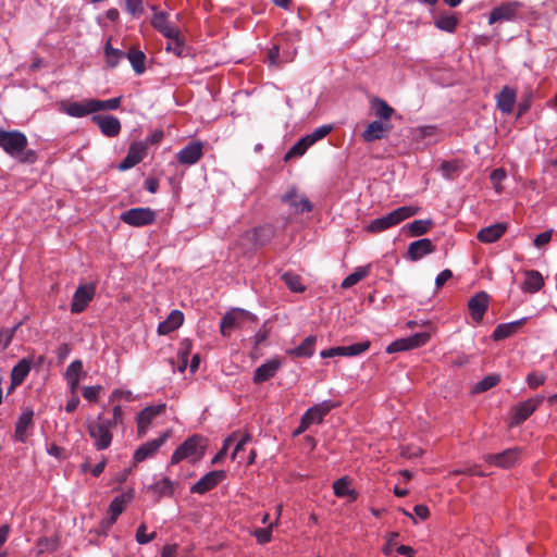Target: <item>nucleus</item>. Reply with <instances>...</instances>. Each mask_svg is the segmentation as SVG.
<instances>
[{
	"mask_svg": "<svg viewBox=\"0 0 557 557\" xmlns=\"http://www.w3.org/2000/svg\"><path fill=\"white\" fill-rule=\"evenodd\" d=\"M27 146L28 139L21 131L0 128V148L20 163L34 164L38 159L37 152L33 149H27Z\"/></svg>",
	"mask_w": 557,
	"mask_h": 557,
	"instance_id": "1",
	"label": "nucleus"
},
{
	"mask_svg": "<svg viewBox=\"0 0 557 557\" xmlns=\"http://www.w3.org/2000/svg\"><path fill=\"white\" fill-rule=\"evenodd\" d=\"M106 107H61L62 112L73 117H82L91 114V121L96 124L100 132L107 137H116L121 132L120 120L109 113H97L99 109ZM116 109L117 107H108Z\"/></svg>",
	"mask_w": 557,
	"mask_h": 557,
	"instance_id": "2",
	"label": "nucleus"
},
{
	"mask_svg": "<svg viewBox=\"0 0 557 557\" xmlns=\"http://www.w3.org/2000/svg\"><path fill=\"white\" fill-rule=\"evenodd\" d=\"M372 115L375 120L369 122L361 133V138L364 143L387 138L394 128L391 120L394 116H398L393 107H376Z\"/></svg>",
	"mask_w": 557,
	"mask_h": 557,
	"instance_id": "3",
	"label": "nucleus"
},
{
	"mask_svg": "<svg viewBox=\"0 0 557 557\" xmlns=\"http://www.w3.org/2000/svg\"><path fill=\"white\" fill-rule=\"evenodd\" d=\"M419 207L416 206H404L395 209L388 214L371 221L366 231L371 234H377L384 232L391 227L400 224L403 221L416 215L419 212Z\"/></svg>",
	"mask_w": 557,
	"mask_h": 557,
	"instance_id": "4",
	"label": "nucleus"
},
{
	"mask_svg": "<svg viewBox=\"0 0 557 557\" xmlns=\"http://www.w3.org/2000/svg\"><path fill=\"white\" fill-rule=\"evenodd\" d=\"M110 419L99 414L96 420L89 421L87 424V431L90 437L95 441V447L98 450L107 449L111 443L113 435L111 433Z\"/></svg>",
	"mask_w": 557,
	"mask_h": 557,
	"instance_id": "5",
	"label": "nucleus"
},
{
	"mask_svg": "<svg viewBox=\"0 0 557 557\" xmlns=\"http://www.w3.org/2000/svg\"><path fill=\"white\" fill-rule=\"evenodd\" d=\"M207 440L201 435H193L176 448V463L188 459L195 463L199 461L206 451Z\"/></svg>",
	"mask_w": 557,
	"mask_h": 557,
	"instance_id": "6",
	"label": "nucleus"
},
{
	"mask_svg": "<svg viewBox=\"0 0 557 557\" xmlns=\"http://www.w3.org/2000/svg\"><path fill=\"white\" fill-rule=\"evenodd\" d=\"M543 400L544 396H536L512 407L510 410L511 416L509 426H518L528 420L541 406Z\"/></svg>",
	"mask_w": 557,
	"mask_h": 557,
	"instance_id": "7",
	"label": "nucleus"
},
{
	"mask_svg": "<svg viewBox=\"0 0 557 557\" xmlns=\"http://www.w3.org/2000/svg\"><path fill=\"white\" fill-rule=\"evenodd\" d=\"M482 459L491 466L502 469L515 467L521 459V449L518 447L508 448L499 454H485Z\"/></svg>",
	"mask_w": 557,
	"mask_h": 557,
	"instance_id": "8",
	"label": "nucleus"
},
{
	"mask_svg": "<svg viewBox=\"0 0 557 557\" xmlns=\"http://www.w3.org/2000/svg\"><path fill=\"white\" fill-rule=\"evenodd\" d=\"M120 219L131 226L141 227L152 224L156 213L150 208H132L122 212Z\"/></svg>",
	"mask_w": 557,
	"mask_h": 557,
	"instance_id": "9",
	"label": "nucleus"
},
{
	"mask_svg": "<svg viewBox=\"0 0 557 557\" xmlns=\"http://www.w3.org/2000/svg\"><path fill=\"white\" fill-rule=\"evenodd\" d=\"M431 338V334L428 332L416 333L412 336L406 338H399L391 343L387 348V354H394L399 351H406L424 346Z\"/></svg>",
	"mask_w": 557,
	"mask_h": 557,
	"instance_id": "10",
	"label": "nucleus"
},
{
	"mask_svg": "<svg viewBox=\"0 0 557 557\" xmlns=\"http://www.w3.org/2000/svg\"><path fill=\"white\" fill-rule=\"evenodd\" d=\"M225 478L226 472L224 470L210 471L190 487V493L200 495L206 494L216 487L225 480Z\"/></svg>",
	"mask_w": 557,
	"mask_h": 557,
	"instance_id": "11",
	"label": "nucleus"
},
{
	"mask_svg": "<svg viewBox=\"0 0 557 557\" xmlns=\"http://www.w3.org/2000/svg\"><path fill=\"white\" fill-rule=\"evenodd\" d=\"M95 293L96 286L94 284L79 285L73 295L71 312H83L87 308L88 304L92 300Z\"/></svg>",
	"mask_w": 557,
	"mask_h": 557,
	"instance_id": "12",
	"label": "nucleus"
},
{
	"mask_svg": "<svg viewBox=\"0 0 557 557\" xmlns=\"http://www.w3.org/2000/svg\"><path fill=\"white\" fill-rule=\"evenodd\" d=\"M282 366L283 359L280 357L268 360L255 370L252 382L259 385L273 379Z\"/></svg>",
	"mask_w": 557,
	"mask_h": 557,
	"instance_id": "13",
	"label": "nucleus"
},
{
	"mask_svg": "<svg viewBox=\"0 0 557 557\" xmlns=\"http://www.w3.org/2000/svg\"><path fill=\"white\" fill-rule=\"evenodd\" d=\"M490 305V296L485 292L476 293L468 301V310L471 319L476 323H481Z\"/></svg>",
	"mask_w": 557,
	"mask_h": 557,
	"instance_id": "14",
	"label": "nucleus"
},
{
	"mask_svg": "<svg viewBox=\"0 0 557 557\" xmlns=\"http://www.w3.org/2000/svg\"><path fill=\"white\" fill-rule=\"evenodd\" d=\"M168 437L169 432L164 433L158 438L148 441L147 443L139 446L133 455L134 463L143 462L147 458L153 456L158 451V449L165 443Z\"/></svg>",
	"mask_w": 557,
	"mask_h": 557,
	"instance_id": "15",
	"label": "nucleus"
},
{
	"mask_svg": "<svg viewBox=\"0 0 557 557\" xmlns=\"http://www.w3.org/2000/svg\"><path fill=\"white\" fill-rule=\"evenodd\" d=\"M164 410H165L164 404L150 406V407H147L144 410H141L137 417V433H138V435L144 436L147 433L148 428H149L150 423L152 422V420L157 416L163 413Z\"/></svg>",
	"mask_w": 557,
	"mask_h": 557,
	"instance_id": "16",
	"label": "nucleus"
},
{
	"mask_svg": "<svg viewBox=\"0 0 557 557\" xmlns=\"http://www.w3.org/2000/svg\"><path fill=\"white\" fill-rule=\"evenodd\" d=\"M203 156V144L195 140L190 141L177 153V160L180 163L185 165H191L197 163Z\"/></svg>",
	"mask_w": 557,
	"mask_h": 557,
	"instance_id": "17",
	"label": "nucleus"
},
{
	"mask_svg": "<svg viewBox=\"0 0 557 557\" xmlns=\"http://www.w3.org/2000/svg\"><path fill=\"white\" fill-rule=\"evenodd\" d=\"M436 249L433 242L429 238H422L412 242L407 249V258L411 261H418L424 256L434 252Z\"/></svg>",
	"mask_w": 557,
	"mask_h": 557,
	"instance_id": "18",
	"label": "nucleus"
},
{
	"mask_svg": "<svg viewBox=\"0 0 557 557\" xmlns=\"http://www.w3.org/2000/svg\"><path fill=\"white\" fill-rule=\"evenodd\" d=\"M247 312L244 310H232L227 312L221 320L220 331L223 336H230L232 331L240 325L245 320Z\"/></svg>",
	"mask_w": 557,
	"mask_h": 557,
	"instance_id": "19",
	"label": "nucleus"
},
{
	"mask_svg": "<svg viewBox=\"0 0 557 557\" xmlns=\"http://www.w3.org/2000/svg\"><path fill=\"white\" fill-rule=\"evenodd\" d=\"M34 411L30 408L25 409L20 416L14 431V437L20 443H25L28 438L27 431L33 426Z\"/></svg>",
	"mask_w": 557,
	"mask_h": 557,
	"instance_id": "20",
	"label": "nucleus"
},
{
	"mask_svg": "<svg viewBox=\"0 0 557 557\" xmlns=\"http://www.w3.org/2000/svg\"><path fill=\"white\" fill-rule=\"evenodd\" d=\"M337 405L332 400H324L309 408L304 416L310 421V424L322 423L325 416L330 413Z\"/></svg>",
	"mask_w": 557,
	"mask_h": 557,
	"instance_id": "21",
	"label": "nucleus"
},
{
	"mask_svg": "<svg viewBox=\"0 0 557 557\" xmlns=\"http://www.w3.org/2000/svg\"><path fill=\"white\" fill-rule=\"evenodd\" d=\"M506 223H496L487 227H483L476 234L479 242L483 244H492L500 239L507 231Z\"/></svg>",
	"mask_w": 557,
	"mask_h": 557,
	"instance_id": "22",
	"label": "nucleus"
},
{
	"mask_svg": "<svg viewBox=\"0 0 557 557\" xmlns=\"http://www.w3.org/2000/svg\"><path fill=\"white\" fill-rule=\"evenodd\" d=\"M519 7V2H509L493 9L488 18L490 24L512 20L516 16Z\"/></svg>",
	"mask_w": 557,
	"mask_h": 557,
	"instance_id": "23",
	"label": "nucleus"
},
{
	"mask_svg": "<svg viewBox=\"0 0 557 557\" xmlns=\"http://www.w3.org/2000/svg\"><path fill=\"white\" fill-rule=\"evenodd\" d=\"M146 156V148L141 144H133L131 145L126 157L119 164L117 169L120 171H126L132 169L136 164H138Z\"/></svg>",
	"mask_w": 557,
	"mask_h": 557,
	"instance_id": "24",
	"label": "nucleus"
},
{
	"mask_svg": "<svg viewBox=\"0 0 557 557\" xmlns=\"http://www.w3.org/2000/svg\"><path fill=\"white\" fill-rule=\"evenodd\" d=\"M525 322L527 318H523L513 322L498 324L495 327L492 337L494 341H503L508 338L515 335L524 325Z\"/></svg>",
	"mask_w": 557,
	"mask_h": 557,
	"instance_id": "25",
	"label": "nucleus"
},
{
	"mask_svg": "<svg viewBox=\"0 0 557 557\" xmlns=\"http://www.w3.org/2000/svg\"><path fill=\"white\" fill-rule=\"evenodd\" d=\"M170 11L156 10L151 20L152 26L162 33L166 38H172V27L170 23Z\"/></svg>",
	"mask_w": 557,
	"mask_h": 557,
	"instance_id": "26",
	"label": "nucleus"
},
{
	"mask_svg": "<svg viewBox=\"0 0 557 557\" xmlns=\"http://www.w3.org/2000/svg\"><path fill=\"white\" fill-rule=\"evenodd\" d=\"M544 286V278L539 271L527 270L524 272V282L521 289L524 293L534 294L537 293Z\"/></svg>",
	"mask_w": 557,
	"mask_h": 557,
	"instance_id": "27",
	"label": "nucleus"
},
{
	"mask_svg": "<svg viewBox=\"0 0 557 557\" xmlns=\"http://www.w3.org/2000/svg\"><path fill=\"white\" fill-rule=\"evenodd\" d=\"M132 499L131 493H125L116 496L109 506L110 519L108 525L111 527L115 523L119 516L124 511L126 504Z\"/></svg>",
	"mask_w": 557,
	"mask_h": 557,
	"instance_id": "28",
	"label": "nucleus"
},
{
	"mask_svg": "<svg viewBox=\"0 0 557 557\" xmlns=\"http://www.w3.org/2000/svg\"><path fill=\"white\" fill-rule=\"evenodd\" d=\"M333 490L337 497H348L351 502L358 498V493L351 488V480L347 476L336 480L333 483Z\"/></svg>",
	"mask_w": 557,
	"mask_h": 557,
	"instance_id": "29",
	"label": "nucleus"
},
{
	"mask_svg": "<svg viewBox=\"0 0 557 557\" xmlns=\"http://www.w3.org/2000/svg\"><path fill=\"white\" fill-rule=\"evenodd\" d=\"M315 342L317 337L314 335H310L306 337L299 346L287 350V354L294 358H309L314 352Z\"/></svg>",
	"mask_w": 557,
	"mask_h": 557,
	"instance_id": "30",
	"label": "nucleus"
},
{
	"mask_svg": "<svg viewBox=\"0 0 557 557\" xmlns=\"http://www.w3.org/2000/svg\"><path fill=\"white\" fill-rule=\"evenodd\" d=\"M32 369V363L26 358L20 360L11 371V380L13 385H21Z\"/></svg>",
	"mask_w": 557,
	"mask_h": 557,
	"instance_id": "31",
	"label": "nucleus"
},
{
	"mask_svg": "<svg viewBox=\"0 0 557 557\" xmlns=\"http://www.w3.org/2000/svg\"><path fill=\"white\" fill-rule=\"evenodd\" d=\"M433 225L434 223L432 220H414L407 224L405 228L408 230L410 236H422L426 234Z\"/></svg>",
	"mask_w": 557,
	"mask_h": 557,
	"instance_id": "32",
	"label": "nucleus"
},
{
	"mask_svg": "<svg viewBox=\"0 0 557 557\" xmlns=\"http://www.w3.org/2000/svg\"><path fill=\"white\" fill-rule=\"evenodd\" d=\"M127 59L129 60L132 66L134 67L137 74H143L145 72L146 55L144 54L143 51L137 49H131L127 53Z\"/></svg>",
	"mask_w": 557,
	"mask_h": 557,
	"instance_id": "33",
	"label": "nucleus"
},
{
	"mask_svg": "<svg viewBox=\"0 0 557 557\" xmlns=\"http://www.w3.org/2000/svg\"><path fill=\"white\" fill-rule=\"evenodd\" d=\"M369 274V267H359L349 274L347 277L344 278L342 282L343 288H350L355 286L357 283H359L361 280H363Z\"/></svg>",
	"mask_w": 557,
	"mask_h": 557,
	"instance_id": "34",
	"label": "nucleus"
},
{
	"mask_svg": "<svg viewBox=\"0 0 557 557\" xmlns=\"http://www.w3.org/2000/svg\"><path fill=\"white\" fill-rule=\"evenodd\" d=\"M112 39L109 38L106 47H104V55H106V62L109 66H115L121 59L124 58V53L119 50L114 49L111 45Z\"/></svg>",
	"mask_w": 557,
	"mask_h": 557,
	"instance_id": "35",
	"label": "nucleus"
},
{
	"mask_svg": "<svg viewBox=\"0 0 557 557\" xmlns=\"http://www.w3.org/2000/svg\"><path fill=\"white\" fill-rule=\"evenodd\" d=\"M308 140L309 138L307 136L299 139L285 154V161L289 160L290 158L300 157L305 154L308 148L312 146L311 141Z\"/></svg>",
	"mask_w": 557,
	"mask_h": 557,
	"instance_id": "36",
	"label": "nucleus"
},
{
	"mask_svg": "<svg viewBox=\"0 0 557 557\" xmlns=\"http://www.w3.org/2000/svg\"><path fill=\"white\" fill-rule=\"evenodd\" d=\"M500 382V376L498 374H491L485 376L483 380L478 382L473 387L474 393H483L486 392L494 386H496Z\"/></svg>",
	"mask_w": 557,
	"mask_h": 557,
	"instance_id": "37",
	"label": "nucleus"
},
{
	"mask_svg": "<svg viewBox=\"0 0 557 557\" xmlns=\"http://www.w3.org/2000/svg\"><path fill=\"white\" fill-rule=\"evenodd\" d=\"M191 350V343L189 339H184L180 344V360L176 364L178 371H185L187 367V357Z\"/></svg>",
	"mask_w": 557,
	"mask_h": 557,
	"instance_id": "38",
	"label": "nucleus"
},
{
	"mask_svg": "<svg viewBox=\"0 0 557 557\" xmlns=\"http://www.w3.org/2000/svg\"><path fill=\"white\" fill-rule=\"evenodd\" d=\"M284 283L286 284V286L292 290V292H295V293H301L305 290V287L301 283V277L298 275V274H294V273H285L283 276H282Z\"/></svg>",
	"mask_w": 557,
	"mask_h": 557,
	"instance_id": "39",
	"label": "nucleus"
},
{
	"mask_svg": "<svg viewBox=\"0 0 557 557\" xmlns=\"http://www.w3.org/2000/svg\"><path fill=\"white\" fill-rule=\"evenodd\" d=\"M507 177V173L505 169L498 168L492 171L490 175L491 183L493 185V188L497 194H502L504 190V187L502 185L503 181Z\"/></svg>",
	"mask_w": 557,
	"mask_h": 557,
	"instance_id": "40",
	"label": "nucleus"
},
{
	"mask_svg": "<svg viewBox=\"0 0 557 557\" xmlns=\"http://www.w3.org/2000/svg\"><path fill=\"white\" fill-rule=\"evenodd\" d=\"M441 171L446 178H454V176L461 171V164L456 160L444 161L441 164Z\"/></svg>",
	"mask_w": 557,
	"mask_h": 557,
	"instance_id": "41",
	"label": "nucleus"
},
{
	"mask_svg": "<svg viewBox=\"0 0 557 557\" xmlns=\"http://www.w3.org/2000/svg\"><path fill=\"white\" fill-rule=\"evenodd\" d=\"M239 435V432H233L231 435H228L224 443H223V446L222 448L220 449V451L213 457L212 459V463L215 465L218 462H220L227 454V450L230 448V446L236 442L237 437Z\"/></svg>",
	"mask_w": 557,
	"mask_h": 557,
	"instance_id": "42",
	"label": "nucleus"
},
{
	"mask_svg": "<svg viewBox=\"0 0 557 557\" xmlns=\"http://www.w3.org/2000/svg\"><path fill=\"white\" fill-rule=\"evenodd\" d=\"M153 491L160 496H171L173 494V483L169 478L156 482L152 486Z\"/></svg>",
	"mask_w": 557,
	"mask_h": 557,
	"instance_id": "43",
	"label": "nucleus"
},
{
	"mask_svg": "<svg viewBox=\"0 0 557 557\" xmlns=\"http://www.w3.org/2000/svg\"><path fill=\"white\" fill-rule=\"evenodd\" d=\"M435 24L442 30L453 32L457 25V20L454 15H444Z\"/></svg>",
	"mask_w": 557,
	"mask_h": 557,
	"instance_id": "44",
	"label": "nucleus"
},
{
	"mask_svg": "<svg viewBox=\"0 0 557 557\" xmlns=\"http://www.w3.org/2000/svg\"><path fill=\"white\" fill-rule=\"evenodd\" d=\"M273 527L274 524L270 523L267 528L257 529L253 532V535L259 544H267L271 541Z\"/></svg>",
	"mask_w": 557,
	"mask_h": 557,
	"instance_id": "45",
	"label": "nucleus"
},
{
	"mask_svg": "<svg viewBox=\"0 0 557 557\" xmlns=\"http://www.w3.org/2000/svg\"><path fill=\"white\" fill-rule=\"evenodd\" d=\"M82 374H83V362L81 360H74L67 367L66 372H65V377L79 380Z\"/></svg>",
	"mask_w": 557,
	"mask_h": 557,
	"instance_id": "46",
	"label": "nucleus"
},
{
	"mask_svg": "<svg viewBox=\"0 0 557 557\" xmlns=\"http://www.w3.org/2000/svg\"><path fill=\"white\" fill-rule=\"evenodd\" d=\"M18 324L12 329H2L0 330V348L2 350L7 349L17 330Z\"/></svg>",
	"mask_w": 557,
	"mask_h": 557,
	"instance_id": "47",
	"label": "nucleus"
},
{
	"mask_svg": "<svg viewBox=\"0 0 557 557\" xmlns=\"http://www.w3.org/2000/svg\"><path fill=\"white\" fill-rule=\"evenodd\" d=\"M332 131V125H322L318 127L312 134L307 135V137L309 138L308 141H311V144L313 145L315 141L327 136Z\"/></svg>",
	"mask_w": 557,
	"mask_h": 557,
	"instance_id": "48",
	"label": "nucleus"
},
{
	"mask_svg": "<svg viewBox=\"0 0 557 557\" xmlns=\"http://www.w3.org/2000/svg\"><path fill=\"white\" fill-rule=\"evenodd\" d=\"M172 331H174V310H172L165 321L161 322L158 326V333L160 335L169 334Z\"/></svg>",
	"mask_w": 557,
	"mask_h": 557,
	"instance_id": "49",
	"label": "nucleus"
},
{
	"mask_svg": "<svg viewBox=\"0 0 557 557\" xmlns=\"http://www.w3.org/2000/svg\"><path fill=\"white\" fill-rule=\"evenodd\" d=\"M370 348V342L366 341L362 343L352 344L350 346H346V356H357Z\"/></svg>",
	"mask_w": 557,
	"mask_h": 557,
	"instance_id": "50",
	"label": "nucleus"
},
{
	"mask_svg": "<svg viewBox=\"0 0 557 557\" xmlns=\"http://www.w3.org/2000/svg\"><path fill=\"white\" fill-rule=\"evenodd\" d=\"M546 381V376L544 374H539L536 372L529 373L527 376V383L530 388L535 389L539 386L543 385Z\"/></svg>",
	"mask_w": 557,
	"mask_h": 557,
	"instance_id": "51",
	"label": "nucleus"
},
{
	"mask_svg": "<svg viewBox=\"0 0 557 557\" xmlns=\"http://www.w3.org/2000/svg\"><path fill=\"white\" fill-rule=\"evenodd\" d=\"M147 527L146 524H140L136 531V541L139 543V544H147L149 543L150 541H152L154 539V535L156 533L152 532L151 534H147Z\"/></svg>",
	"mask_w": 557,
	"mask_h": 557,
	"instance_id": "52",
	"label": "nucleus"
},
{
	"mask_svg": "<svg viewBox=\"0 0 557 557\" xmlns=\"http://www.w3.org/2000/svg\"><path fill=\"white\" fill-rule=\"evenodd\" d=\"M516 100V92L513 89L505 87L499 97H498V104H511Z\"/></svg>",
	"mask_w": 557,
	"mask_h": 557,
	"instance_id": "53",
	"label": "nucleus"
},
{
	"mask_svg": "<svg viewBox=\"0 0 557 557\" xmlns=\"http://www.w3.org/2000/svg\"><path fill=\"white\" fill-rule=\"evenodd\" d=\"M236 441H237V443H236L235 449H234V451L232 454V459L233 460L237 457L238 453L244 449V446L248 442L251 441V435L249 433H247V432L244 433V434L239 433V435H238Z\"/></svg>",
	"mask_w": 557,
	"mask_h": 557,
	"instance_id": "54",
	"label": "nucleus"
},
{
	"mask_svg": "<svg viewBox=\"0 0 557 557\" xmlns=\"http://www.w3.org/2000/svg\"><path fill=\"white\" fill-rule=\"evenodd\" d=\"M552 237H553V230L543 232L534 238L533 244L535 247L542 248V247L546 246L547 244H549V242L552 240Z\"/></svg>",
	"mask_w": 557,
	"mask_h": 557,
	"instance_id": "55",
	"label": "nucleus"
},
{
	"mask_svg": "<svg viewBox=\"0 0 557 557\" xmlns=\"http://www.w3.org/2000/svg\"><path fill=\"white\" fill-rule=\"evenodd\" d=\"M100 389H101L100 385L86 386L83 389V396L88 401H97Z\"/></svg>",
	"mask_w": 557,
	"mask_h": 557,
	"instance_id": "56",
	"label": "nucleus"
},
{
	"mask_svg": "<svg viewBox=\"0 0 557 557\" xmlns=\"http://www.w3.org/2000/svg\"><path fill=\"white\" fill-rule=\"evenodd\" d=\"M502 113V116H507V115H510V114H516L517 117L521 116L522 114H524L527 112V110L529 109V107H518V111L515 112V108L516 107H497Z\"/></svg>",
	"mask_w": 557,
	"mask_h": 557,
	"instance_id": "57",
	"label": "nucleus"
},
{
	"mask_svg": "<svg viewBox=\"0 0 557 557\" xmlns=\"http://www.w3.org/2000/svg\"><path fill=\"white\" fill-rule=\"evenodd\" d=\"M451 277H453V272L449 269L442 271L435 280L436 287L442 288L445 285V283L448 280H450Z\"/></svg>",
	"mask_w": 557,
	"mask_h": 557,
	"instance_id": "58",
	"label": "nucleus"
},
{
	"mask_svg": "<svg viewBox=\"0 0 557 557\" xmlns=\"http://www.w3.org/2000/svg\"><path fill=\"white\" fill-rule=\"evenodd\" d=\"M111 399H125L127 401L133 400V394L131 391H123V389H114L111 394Z\"/></svg>",
	"mask_w": 557,
	"mask_h": 557,
	"instance_id": "59",
	"label": "nucleus"
},
{
	"mask_svg": "<svg viewBox=\"0 0 557 557\" xmlns=\"http://www.w3.org/2000/svg\"><path fill=\"white\" fill-rule=\"evenodd\" d=\"M127 9L132 14H138L143 12V0H125Z\"/></svg>",
	"mask_w": 557,
	"mask_h": 557,
	"instance_id": "60",
	"label": "nucleus"
},
{
	"mask_svg": "<svg viewBox=\"0 0 557 557\" xmlns=\"http://www.w3.org/2000/svg\"><path fill=\"white\" fill-rule=\"evenodd\" d=\"M71 347L69 344H62L57 349L58 359L60 362H63L70 355Z\"/></svg>",
	"mask_w": 557,
	"mask_h": 557,
	"instance_id": "61",
	"label": "nucleus"
},
{
	"mask_svg": "<svg viewBox=\"0 0 557 557\" xmlns=\"http://www.w3.org/2000/svg\"><path fill=\"white\" fill-rule=\"evenodd\" d=\"M112 412H113V418L110 419V422H111V426H115L116 424L122 422V416H123L122 407L120 405L114 406Z\"/></svg>",
	"mask_w": 557,
	"mask_h": 557,
	"instance_id": "62",
	"label": "nucleus"
},
{
	"mask_svg": "<svg viewBox=\"0 0 557 557\" xmlns=\"http://www.w3.org/2000/svg\"><path fill=\"white\" fill-rule=\"evenodd\" d=\"M413 511L422 520L430 517V510L425 505H416Z\"/></svg>",
	"mask_w": 557,
	"mask_h": 557,
	"instance_id": "63",
	"label": "nucleus"
},
{
	"mask_svg": "<svg viewBox=\"0 0 557 557\" xmlns=\"http://www.w3.org/2000/svg\"><path fill=\"white\" fill-rule=\"evenodd\" d=\"M310 425H311L310 421H308L307 418L305 416H302L300 423H299L298 428L293 432V435L298 436V435L302 434L305 431H307L309 429Z\"/></svg>",
	"mask_w": 557,
	"mask_h": 557,
	"instance_id": "64",
	"label": "nucleus"
}]
</instances>
